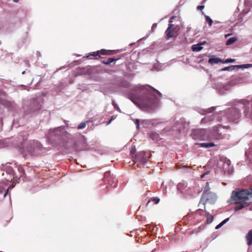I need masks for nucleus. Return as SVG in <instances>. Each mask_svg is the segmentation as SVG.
<instances>
[{
	"mask_svg": "<svg viewBox=\"0 0 252 252\" xmlns=\"http://www.w3.org/2000/svg\"><path fill=\"white\" fill-rule=\"evenodd\" d=\"M162 94L154 88L143 85V111L152 113L158 106Z\"/></svg>",
	"mask_w": 252,
	"mask_h": 252,
	"instance_id": "1",
	"label": "nucleus"
},
{
	"mask_svg": "<svg viewBox=\"0 0 252 252\" xmlns=\"http://www.w3.org/2000/svg\"><path fill=\"white\" fill-rule=\"evenodd\" d=\"M240 110L235 108H230L227 110L221 112L220 113L215 114L211 116H206L203 118L201 122L206 123L207 122L217 119L218 122L225 121L226 120L228 122H232L237 123L241 117Z\"/></svg>",
	"mask_w": 252,
	"mask_h": 252,
	"instance_id": "2",
	"label": "nucleus"
},
{
	"mask_svg": "<svg viewBox=\"0 0 252 252\" xmlns=\"http://www.w3.org/2000/svg\"><path fill=\"white\" fill-rule=\"evenodd\" d=\"M252 194V187L249 189H237L232 191L231 199L236 204L235 211L240 210L250 205L251 203L249 195Z\"/></svg>",
	"mask_w": 252,
	"mask_h": 252,
	"instance_id": "3",
	"label": "nucleus"
},
{
	"mask_svg": "<svg viewBox=\"0 0 252 252\" xmlns=\"http://www.w3.org/2000/svg\"><path fill=\"white\" fill-rule=\"evenodd\" d=\"M141 93L142 88L141 87H136L129 95V98L131 100L140 108L142 107Z\"/></svg>",
	"mask_w": 252,
	"mask_h": 252,
	"instance_id": "4",
	"label": "nucleus"
},
{
	"mask_svg": "<svg viewBox=\"0 0 252 252\" xmlns=\"http://www.w3.org/2000/svg\"><path fill=\"white\" fill-rule=\"evenodd\" d=\"M190 136L195 140H204L208 138L207 130L205 129H193Z\"/></svg>",
	"mask_w": 252,
	"mask_h": 252,
	"instance_id": "5",
	"label": "nucleus"
},
{
	"mask_svg": "<svg viewBox=\"0 0 252 252\" xmlns=\"http://www.w3.org/2000/svg\"><path fill=\"white\" fill-rule=\"evenodd\" d=\"M179 30V28L177 26L171 23L169 24L168 27L165 32L166 39L168 40L172 37H176L178 34Z\"/></svg>",
	"mask_w": 252,
	"mask_h": 252,
	"instance_id": "6",
	"label": "nucleus"
},
{
	"mask_svg": "<svg viewBox=\"0 0 252 252\" xmlns=\"http://www.w3.org/2000/svg\"><path fill=\"white\" fill-rule=\"evenodd\" d=\"M87 146L85 137L82 136L74 143L73 148L77 151H80L86 150Z\"/></svg>",
	"mask_w": 252,
	"mask_h": 252,
	"instance_id": "7",
	"label": "nucleus"
},
{
	"mask_svg": "<svg viewBox=\"0 0 252 252\" xmlns=\"http://www.w3.org/2000/svg\"><path fill=\"white\" fill-rule=\"evenodd\" d=\"M215 200V195L212 192L209 191L206 193H203L200 200V203L205 204L206 203H213Z\"/></svg>",
	"mask_w": 252,
	"mask_h": 252,
	"instance_id": "8",
	"label": "nucleus"
},
{
	"mask_svg": "<svg viewBox=\"0 0 252 252\" xmlns=\"http://www.w3.org/2000/svg\"><path fill=\"white\" fill-rule=\"evenodd\" d=\"M104 182L107 183L108 184L113 186V187H116L117 180H115L114 175L111 174L110 171H107L104 173Z\"/></svg>",
	"mask_w": 252,
	"mask_h": 252,
	"instance_id": "9",
	"label": "nucleus"
},
{
	"mask_svg": "<svg viewBox=\"0 0 252 252\" xmlns=\"http://www.w3.org/2000/svg\"><path fill=\"white\" fill-rule=\"evenodd\" d=\"M211 137L212 139H221L223 138V135L220 132L219 130L217 128H213L210 131Z\"/></svg>",
	"mask_w": 252,
	"mask_h": 252,
	"instance_id": "10",
	"label": "nucleus"
},
{
	"mask_svg": "<svg viewBox=\"0 0 252 252\" xmlns=\"http://www.w3.org/2000/svg\"><path fill=\"white\" fill-rule=\"evenodd\" d=\"M133 162V163L132 164L134 166V169L137 171H139L141 169L142 165V158L140 155H135Z\"/></svg>",
	"mask_w": 252,
	"mask_h": 252,
	"instance_id": "11",
	"label": "nucleus"
},
{
	"mask_svg": "<svg viewBox=\"0 0 252 252\" xmlns=\"http://www.w3.org/2000/svg\"><path fill=\"white\" fill-rule=\"evenodd\" d=\"M65 132L66 131L63 128L61 127H59L54 129L52 132H51L50 135L51 136L54 135L57 136L58 138H60L64 135Z\"/></svg>",
	"mask_w": 252,
	"mask_h": 252,
	"instance_id": "12",
	"label": "nucleus"
},
{
	"mask_svg": "<svg viewBox=\"0 0 252 252\" xmlns=\"http://www.w3.org/2000/svg\"><path fill=\"white\" fill-rule=\"evenodd\" d=\"M100 55L101 54H100V51H97L96 52L90 53L89 54V55L84 57V58H86V59L89 60H92L93 59V57H95V59L98 60L101 58Z\"/></svg>",
	"mask_w": 252,
	"mask_h": 252,
	"instance_id": "13",
	"label": "nucleus"
},
{
	"mask_svg": "<svg viewBox=\"0 0 252 252\" xmlns=\"http://www.w3.org/2000/svg\"><path fill=\"white\" fill-rule=\"evenodd\" d=\"M247 244L249 246L252 245V229L250 230L245 237Z\"/></svg>",
	"mask_w": 252,
	"mask_h": 252,
	"instance_id": "14",
	"label": "nucleus"
},
{
	"mask_svg": "<svg viewBox=\"0 0 252 252\" xmlns=\"http://www.w3.org/2000/svg\"><path fill=\"white\" fill-rule=\"evenodd\" d=\"M197 145L199 146V147H203L205 148H209L210 147H215L217 146V145H216L213 142L197 143Z\"/></svg>",
	"mask_w": 252,
	"mask_h": 252,
	"instance_id": "15",
	"label": "nucleus"
},
{
	"mask_svg": "<svg viewBox=\"0 0 252 252\" xmlns=\"http://www.w3.org/2000/svg\"><path fill=\"white\" fill-rule=\"evenodd\" d=\"M205 42V41H204L203 43L193 45L191 47L192 51L194 52H198L201 50L203 48L201 45L204 44Z\"/></svg>",
	"mask_w": 252,
	"mask_h": 252,
	"instance_id": "16",
	"label": "nucleus"
},
{
	"mask_svg": "<svg viewBox=\"0 0 252 252\" xmlns=\"http://www.w3.org/2000/svg\"><path fill=\"white\" fill-rule=\"evenodd\" d=\"M208 62L211 64H214L219 63H222L223 60L219 58H212L209 59Z\"/></svg>",
	"mask_w": 252,
	"mask_h": 252,
	"instance_id": "17",
	"label": "nucleus"
},
{
	"mask_svg": "<svg viewBox=\"0 0 252 252\" xmlns=\"http://www.w3.org/2000/svg\"><path fill=\"white\" fill-rule=\"evenodd\" d=\"M114 50H106L105 49H101L100 50V54L102 55H112L116 53Z\"/></svg>",
	"mask_w": 252,
	"mask_h": 252,
	"instance_id": "18",
	"label": "nucleus"
},
{
	"mask_svg": "<svg viewBox=\"0 0 252 252\" xmlns=\"http://www.w3.org/2000/svg\"><path fill=\"white\" fill-rule=\"evenodd\" d=\"M150 137L154 141H158L159 139V135L156 132H152L149 134Z\"/></svg>",
	"mask_w": 252,
	"mask_h": 252,
	"instance_id": "19",
	"label": "nucleus"
},
{
	"mask_svg": "<svg viewBox=\"0 0 252 252\" xmlns=\"http://www.w3.org/2000/svg\"><path fill=\"white\" fill-rule=\"evenodd\" d=\"M118 60H119V59H116L115 58H109L107 60L102 61V63H103V64H105L108 65V64H110L112 62H113L114 61H117Z\"/></svg>",
	"mask_w": 252,
	"mask_h": 252,
	"instance_id": "20",
	"label": "nucleus"
},
{
	"mask_svg": "<svg viewBox=\"0 0 252 252\" xmlns=\"http://www.w3.org/2000/svg\"><path fill=\"white\" fill-rule=\"evenodd\" d=\"M237 40V37H232L228 39L226 42V45H230L234 42H235Z\"/></svg>",
	"mask_w": 252,
	"mask_h": 252,
	"instance_id": "21",
	"label": "nucleus"
},
{
	"mask_svg": "<svg viewBox=\"0 0 252 252\" xmlns=\"http://www.w3.org/2000/svg\"><path fill=\"white\" fill-rule=\"evenodd\" d=\"M141 214H142V211L140 210V207H139V209L136 211V213H135L136 218L138 220H142Z\"/></svg>",
	"mask_w": 252,
	"mask_h": 252,
	"instance_id": "22",
	"label": "nucleus"
},
{
	"mask_svg": "<svg viewBox=\"0 0 252 252\" xmlns=\"http://www.w3.org/2000/svg\"><path fill=\"white\" fill-rule=\"evenodd\" d=\"M237 65H231L229 66L225 67L222 69H221V71H229V70H234L235 68H237Z\"/></svg>",
	"mask_w": 252,
	"mask_h": 252,
	"instance_id": "23",
	"label": "nucleus"
},
{
	"mask_svg": "<svg viewBox=\"0 0 252 252\" xmlns=\"http://www.w3.org/2000/svg\"><path fill=\"white\" fill-rule=\"evenodd\" d=\"M89 121H85L84 122H82L81 124H80L78 126V129H83V128H84L87 124H89Z\"/></svg>",
	"mask_w": 252,
	"mask_h": 252,
	"instance_id": "24",
	"label": "nucleus"
},
{
	"mask_svg": "<svg viewBox=\"0 0 252 252\" xmlns=\"http://www.w3.org/2000/svg\"><path fill=\"white\" fill-rule=\"evenodd\" d=\"M207 223H210L212 222L214 219V217L212 215L209 214L208 213L207 214Z\"/></svg>",
	"mask_w": 252,
	"mask_h": 252,
	"instance_id": "25",
	"label": "nucleus"
},
{
	"mask_svg": "<svg viewBox=\"0 0 252 252\" xmlns=\"http://www.w3.org/2000/svg\"><path fill=\"white\" fill-rule=\"evenodd\" d=\"M151 201H153L155 202V204H157L159 201V199L158 197H153L151 198L147 202L146 205L148 206V204L150 203Z\"/></svg>",
	"mask_w": 252,
	"mask_h": 252,
	"instance_id": "26",
	"label": "nucleus"
},
{
	"mask_svg": "<svg viewBox=\"0 0 252 252\" xmlns=\"http://www.w3.org/2000/svg\"><path fill=\"white\" fill-rule=\"evenodd\" d=\"M237 68H248L252 67V64H244L242 65H237Z\"/></svg>",
	"mask_w": 252,
	"mask_h": 252,
	"instance_id": "27",
	"label": "nucleus"
},
{
	"mask_svg": "<svg viewBox=\"0 0 252 252\" xmlns=\"http://www.w3.org/2000/svg\"><path fill=\"white\" fill-rule=\"evenodd\" d=\"M210 189V188L209 186V183L208 182H206L203 193H206L207 192H209Z\"/></svg>",
	"mask_w": 252,
	"mask_h": 252,
	"instance_id": "28",
	"label": "nucleus"
},
{
	"mask_svg": "<svg viewBox=\"0 0 252 252\" xmlns=\"http://www.w3.org/2000/svg\"><path fill=\"white\" fill-rule=\"evenodd\" d=\"M205 19L209 26H211L213 22V20L208 16H205Z\"/></svg>",
	"mask_w": 252,
	"mask_h": 252,
	"instance_id": "29",
	"label": "nucleus"
},
{
	"mask_svg": "<svg viewBox=\"0 0 252 252\" xmlns=\"http://www.w3.org/2000/svg\"><path fill=\"white\" fill-rule=\"evenodd\" d=\"M215 110V107H212L209 109H207L204 110V111L206 113H212V112H213Z\"/></svg>",
	"mask_w": 252,
	"mask_h": 252,
	"instance_id": "30",
	"label": "nucleus"
},
{
	"mask_svg": "<svg viewBox=\"0 0 252 252\" xmlns=\"http://www.w3.org/2000/svg\"><path fill=\"white\" fill-rule=\"evenodd\" d=\"M235 60H234V59H232L228 58V59H227L224 61H223L222 63H234L235 62Z\"/></svg>",
	"mask_w": 252,
	"mask_h": 252,
	"instance_id": "31",
	"label": "nucleus"
},
{
	"mask_svg": "<svg viewBox=\"0 0 252 252\" xmlns=\"http://www.w3.org/2000/svg\"><path fill=\"white\" fill-rule=\"evenodd\" d=\"M133 122L135 124V125H136L137 128L139 129V126H140V121H139V120H138V119H135V120H133Z\"/></svg>",
	"mask_w": 252,
	"mask_h": 252,
	"instance_id": "32",
	"label": "nucleus"
},
{
	"mask_svg": "<svg viewBox=\"0 0 252 252\" xmlns=\"http://www.w3.org/2000/svg\"><path fill=\"white\" fill-rule=\"evenodd\" d=\"M135 152H136V149H135V147L132 148L130 150V154L132 155L134 154Z\"/></svg>",
	"mask_w": 252,
	"mask_h": 252,
	"instance_id": "33",
	"label": "nucleus"
},
{
	"mask_svg": "<svg viewBox=\"0 0 252 252\" xmlns=\"http://www.w3.org/2000/svg\"><path fill=\"white\" fill-rule=\"evenodd\" d=\"M204 8V5H199L197 7V9L202 10Z\"/></svg>",
	"mask_w": 252,
	"mask_h": 252,
	"instance_id": "34",
	"label": "nucleus"
},
{
	"mask_svg": "<svg viewBox=\"0 0 252 252\" xmlns=\"http://www.w3.org/2000/svg\"><path fill=\"white\" fill-rule=\"evenodd\" d=\"M223 224L220 222V224H219L218 225L216 226V229H218L220 228V227H221Z\"/></svg>",
	"mask_w": 252,
	"mask_h": 252,
	"instance_id": "35",
	"label": "nucleus"
},
{
	"mask_svg": "<svg viewBox=\"0 0 252 252\" xmlns=\"http://www.w3.org/2000/svg\"><path fill=\"white\" fill-rule=\"evenodd\" d=\"M8 190L9 189H7L5 191H4V193L3 194V197H5L6 196V195H7V194L8 193Z\"/></svg>",
	"mask_w": 252,
	"mask_h": 252,
	"instance_id": "36",
	"label": "nucleus"
},
{
	"mask_svg": "<svg viewBox=\"0 0 252 252\" xmlns=\"http://www.w3.org/2000/svg\"><path fill=\"white\" fill-rule=\"evenodd\" d=\"M229 220V218H227V219H225L224 220H223L222 221H221V222L224 224H225L228 220Z\"/></svg>",
	"mask_w": 252,
	"mask_h": 252,
	"instance_id": "37",
	"label": "nucleus"
},
{
	"mask_svg": "<svg viewBox=\"0 0 252 252\" xmlns=\"http://www.w3.org/2000/svg\"><path fill=\"white\" fill-rule=\"evenodd\" d=\"M141 238H140V237H136L135 238V240H136V241H137V242H141Z\"/></svg>",
	"mask_w": 252,
	"mask_h": 252,
	"instance_id": "38",
	"label": "nucleus"
},
{
	"mask_svg": "<svg viewBox=\"0 0 252 252\" xmlns=\"http://www.w3.org/2000/svg\"><path fill=\"white\" fill-rule=\"evenodd\" d=\"M236 80L238 81V83H240L242 81V79L240 77H238L236 79Z\"/></svg>",
	"mask_w": 252,
	"mask_h": 252,
	"instance_id": "39",
	"label": "nucleus"
},
{
	"mask_svg": "<svg viewBox=\"0 0 252 252\" xmlns=\"http://www.w3.org/2000/svg\"><path fill=\"white\" fill-rule=\"evenodd\" d=\"M0 193H2V187L0 186Z\"/></svg>",
	"mask_w": 252,
	"mask_h": 252,
	"instance_id": "40",
	"label": "nucleus"
},
{
	"mask_svg": "<svg viewBox=\"0 0 252 252\" xmlns=\"http://www.w3.org/2000/svg\"><path fill=\"white\" fill-rule=\"evenodd\" d=\"M112 118H111L107 123V125L111 123V122H112Z\"/></svg>",
	"mask_w": 252,
	"mask_h": 252,
	"instance_id": "41",
	"label": "nucleus"
},
{
	"mask_svg": "<svg viewBox=\"0 0 252 252\" xmlns=\"http://www.w3.org/2000/svg\"><path fill=\"white\" fill-rule=\"evenodd\" d=\"M230 34H227L225 35V38H226L228 36H230Z\"/></svg>",
	"mask_w": 252,
	"mask_h": 252,
	"instance_id": "42",
	"label": "nucleus"
},
{
	"mask_svg": "<svg viewBox=\"0 0 252 252\" xmlns=\"http://www.w3.org/2000/svg\"><path fill=\"white\" fill-rule=\"evenodd\" d=\"M146 122V121H143V123H142V125H143V126H145L144 125H145V122Z\"/></svg>",
	"mask_w": 252,
	"mask_h": 252,
	"instance_id": "43",
	"label": "nucleus"
},
{
	"mask_svg": "<svg viewBox=\"0 0 252 252\" xmlns=\"http://www.w3.org/2000/svg\"><path fill=\"white\" fill-rule=\"evenodd\" d=\"M21 171L23 173V174H25L24 170L23 169H21Z\"/></svg>",
	"mask_w": 252,
	"mask_h": 252,
	"instance_id": "44",
	"label": "nucleus"
},
{
	"mask_svg": "<svg viewBox=\"0 0 252 252\" xmlns=\"http://www.w3.org/2000/svg\"><path fill=\"white\" fill-rule=\"evenodd\" d=\"M14 1H15V2H17V0H14Z\"/></svg>",
	"mask_w": 252,
	"mask_h": 252,
	"instance_id": "45",
	"label": "nucleus"
},
{
	"mask_svg": "<svg viewBox=\"0 0 252 252\" xmlns=\"http://www.w3.org/2000/svg\"><path fill=\"white\" fill-rule=\"evenodd\" d=\"M36 143H37V144H39V143H38L37 142V141H36Z\"/></svg>",
	"mask_w": 252,
	"mask_h": 252,
	"instance_id": "46",
	"label": "nucleus"
},
{
	"mask_svg": "<svg viewBox=\"0 0 252 252\" xmlns=\"http://www.w3.org/2000/svg\"><path fill=\"white\" fill-rule=\"evenodd\" d=\"M204 176V174L202 175L201 176V177H203Z\"/></svg>",
	"mask_w": 252,
	"mask_h": 252,
	"instance_id": "47",
	"label": "nucleus"
},
{
	"mask_svg": "<svg viewBox=\"0 0 252 252\" xmlns=\"http://www.w3.org/2000/svg\"><path fill=\"white\" fill-rule=\"evenodd\" d=\"M206 0H203V3Z\"/></svg>",
	"mask_w": 252,
	"mask_h": 252,
	"instance_id": "48",
	"label": "nucleus"
}]
</instances>
